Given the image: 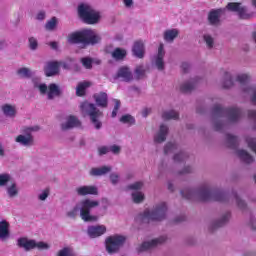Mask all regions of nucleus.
<instances>
[{"mask_svg":"<svg viewBox=\"0 0 256 256\" xmlns=\"http://www.w3.org/2000/svg\"><path fill=\"white\" fill-rule=\"evenodd\" d=\"M167 133H169V127L167 125H160L158 133L154 137L155 143H163L167 139Z\"/></svg>","mask_w":256,"mask_h":256,"instance_id":"obj_28","label":"nucleus"},{"mask_svg":"<svg viewBox=\"0 0 256 256\" xmlns=\"http://www.w3.org/2000/svg\"><path fill=\"white\" fill-rule=\"evenodd\" d=\"M230 219H231V213L226 212L225 214H223L221 216V218L219 220L213 221L210 224L211 231H215V229H219V227H223V225H227V223H229Z\"/></svg>","mask_w":256,"mask_h":256,"instance_id":"obj_22","label":"nucleus"},{"mask_svg":"<svg viewBox=\"0 0 256 256\" xmlns=\"http://www.w3.org/2000/svg\"><path fill=\"white\" fill-rule=\"evenodd\" d=\"M132 53L134 57H137L138 59H143V57H145V44L143 41L139 40L134 42Z\"/></svg>","mask_w":256,"mask_h":256,"instance_id":"obj_26","label":"nucleus"},{"mask_svg":"<svg viewBox=\"0 0 256 256\" xmlns=\"http://www.w3.org/2000/svg\"><path fill=\"white\" fill-rule=\"evenodd\" d=\"M132 200L134 203H143L145 201V194L141 191H135L132 193Z\"/></svg>","mask_w":256,"mask_h":256,"instance_id":"obj_41","label":"nucleus"},{"mask_svg":"<svg viewBox=\"0 0 256 256\" xmlns=\"http://www.w3.org/2000/svg\"><path fill=\"white\" fill-rule=\"evenodd\" d=\"M113 171L112 166H102V167H93L89 171L90 177H103V175H107Z\"/></svg>","mask_w":256,"mask_h":256,"instance_id":"obj_18","label":"nucleus"},{"mask_svg":"<svg viewBox=\"0 0 256 256\" xmlns=\"http://www.w3.org/2000/svg\"><path fill=\"white\" fill-rule=\"evenodd\" d=\"M1 111L7 119H15L17 117V107L11 104H4L1 107Z\"/></svg>","mask_w":256,"mask_h":256,"instance_id":"obj_25","label":"nucleus"},{"mask_svg":"<svg viewBox=\"0 0 256 256\" xmlns=\"http://www.w3.org/2000/svg\"><path fill=\"white\" fill-rule=\"evenodd\" d=\"M101 42V36L95 30H84V46L97 45Z\"/></svg>","mask_w":256,"mask_h":256,"instance_id":"obj_15","label":"nucleus"},{"mask_svg":"<svg viewBox=\"0 0 256 256\" xmlns=\"http://www.w3.org/2000/svg\"><path fill=\"white\" fill-rule=\"evenodd\" d=\"M181 69L184 73L189 72V69H191V64L187 62H183L181 65Z\"/></svg>","mask_w":256,"mask_h":256,"instance_id":"obj_58","label":"nucleus"},{"mask_svg":"<svg viewBox=\"0 0 256 256\" xmlns=\"http://www.w3.org/2000/svg\"><path fill=\"white\" fill-rule=\"evenodd\" d=\"M17 245L20 249L31 251V249H39L40 251L49 249V244L45 242H37L35 240H29L27 238H19Z\"/></svg>","mask_w":256,"mask_h":256,"instance_id":"obj_13","label":"nucleus"},{"mask_svg":"<svg viewBox=\"0 0 256 256\" xmlns=\"http://www.w3.org/2000/svg\"><path fill=\"white\" fill-rule=\"evenodd\" d=\"M167 242V236H160L148 242H143L140 244L136 251L137 253H143V251H148V249H153L154 247H158V245H163V243Z\"/></svg>","mask_w":256,"mask_h":256,"instance_id":"obj_14","label":"nucleus"},{"mask_svg":"<svg viewBox=\"0 0 256 256\" xmlns=\"http://www.w3.org/2000/svg\"><path fill=\"white\" fill-rule=\"evenodd\" d=\"M77 195L85 197V195H99L97 186H81L76 188Z\"/></svg>","mask_w":256,"mask_h":256,"instance_id":"obj_23","label":"nucleus"},{"mask_svg":"<svg viewBox=\"0 0 256 256\" xmlns=\"http://www.w3.org/2000/svg\"><path fill=\"white\" fill-rule=\"evenodd\" d=\"M224 9L225 11L236 13L239 19L249 20L255 17V12H249L247 6L240 2H229Z\"/></svg>","mask_w":256,"mask_h":256,"instance_id":"obj_9","label":"nucleus"},{"mask_svg":"<svg viewBox=\"0 0 256 256\" xmlns=\"http://www.w3.org/2000/svg\"><path fill=\"white\" fill-rule=\"evenodd\" d=\"M87 233L89 237L95 239L101 237V235H105L107 233V227L105 225L90 226L88 227Z\"/></svg>","mask_w":256,"mask_h":256,"instance_id":"obj_19","label":"nucleus"},{"mask_svg":"<svg viewBox=\"0 0 256 256\" xmlns=\"http://www.w3.org/2000/svg\"><path fill=\"white\" fill-rule=\"evenodd\" d=\"M46 31H55L57 29V18L53 17L51 20H49L45 25Z\"/></svg>","mask_w":256,"mask_h":256,"instance_id":"obj_43","label":"nucleus"},{"mask_svg":"<svg viewBox=\"0 0 256 256\" xmlns=\"http://www.w3.org/2000/svg\"><path fill=\"white\" fill-rule=\"evenodd\" d=\"M9 183L10 185L7 186L6 188L7 195L11 199H13L17 197V195H19V188L17 187V183L13 181V178L11 177V175L0 174V187H5V185H8Z\"/></svg>","mask_w":256,"mask_h":256,"instance_id":"obj_12","label":"nucleus"},{"mask_svg":"<svg viewBox=\"0 0 256 256\" xmlns=\"http://www.w3.org/2000/svg\"><path fill=\"white\" fill-rule=\"evenodd\" d=\"M239 145V138L237 136H233L232 134L226 135V146L230 149H237Z\"/></svg>","mask_w":256,"mask_h":256,"instance_id":"obj_35","label":"nucleus"},{"mask_svg":"<svg viewBox=\"0 0 256 256\" xmlns=\"http://www.w3.org/2000/svg\"><path fill=\"white\" fill-rule=\"evenodd\" d=\"M197 83H199V78L197 77L185 81L180 85V91L182 93H191L197 87Z\"/></svg>","mask_w":256,"mask_h":256,"instance_id":"obj_24","label":"nucleus"},{"mask_svg":"<svg viewBox=\"0 0 256 256\" xmlns=\"http://www.w3.org/2000/svg\"><path fill=\"white\" fill-rule=\"evenodd\" d=\"M68 43H71L73 45L77 43H82V45H85V30L69 34Z\"/></svg>","mask_w":256,"mask_h":256,"instance_id":"obj_27","label":"nucleus"},{"mask_svg":"<svg viewBox=\"0 0 256 256\" xmlns=\"http://www.w3.org/2000/svg\"><path fill=\"white\" fill-rule=\"evenodd\" d=\"M78 15L88 25H95L99 23L100 15L97 10H95L89 4H81L78 6Z\"/></svg>","mask_w":256,"mask_h":256,"instance_id":"obj_7","label":"nucleus"},{"mask_svg":"<svg viewBox=\"0 0 256 256\" xmlns=\"http://www.w3.org/2000/svg\"><path fill=\"white\" fill-rule=\"evenodd\" d=\"M167 218V203L160 202L156 204L151 211L146 210L140 219L143 223H151V221H163Z\"/></svg>","mask_w":256,"mask_h":256,"instance_id":"obj_5","label":"nucleus"},{"mask_svg":"<svg viewBox=\"0 0 256 256\" xmlns=\"http://www.w3.org/2000/svg\"><path fill=\"white\" fill-rule=\"evenodd\" d=\"M34 89H38L40 95H47L49 101H53L55 97H61L63 94L59 85L55 83L50 84L48 87L46 84H35Z\"/></svg>","mask_w":256,"mask_h":256,"instance_id":"obj_10","label":"nucleus"},{"mask_svg":"<svg viewBox=\"0 0 256 256\" xmlns=\"http://www.w3.org/2000/svg\"><path fill=\"white\" fill-rule=\"evenodd\" d=\"M49 46L51 47V49H57L58 44H57V42H50Z\"/></svg>","mask_w":256,"mask_h":256,"instance_id":"obj_64","label":"nucleus"},{"mask_svg":"<svg viewBox=\"0 0 256 256\" xmlns=\"http://www.w3.org/2000/svg\"><path fill=\"white\" fill-rule=\"evenodd\" d=\"M46 77H53L59 73V63L48 62L44 68Z\"/></svg>","mask_w":256,"mask_h":256,"instance_id":"obj_29","label":"nucleus"},{"mask_svg":"<svg viewBox=\"0 0 256 256\" xmlns=\"http://www.w3.org/2000/svg\"><path fill=\"white\" fill-rule=\"evenodd\" d=\"M93 85L90 81L79 82L76 87V95L77 97H85V93L89 87Z\"/></svg>","mask_w":256,"mask_h":256,"instance_id":"obj_32","label":"nucleus"},{"mask_svg":"<svg viewBox=\"0 0 256 256\" xmlns=\"http://www.w3.org/2000/svg\"><path fill=\"white\" fill-rule=\"evenodd\" d=\"M57 256H73V250H71V248H69V247H65V248L61 249L60 251H58Z\"/></svg>","mask_w":256,"mask_h":256,"instance_id":"obj_50","label":"nucleus"},{"mask_svg":"<svg viewBox=\"0 0 256 256\" xmlns=\"http://www.w3.org/2000/svg\"><path fill=\"white\" fill-rule=\"evenodd\" d=\"M94 99L96 101V105H98V107H107L108 105V97H107V93L105 92H100L94 95Z\"/></svg>","mask_w":256,"mask_h":256,"instance_id":"obj_33","label":"nucleus"},{"mask_svg":"<svg viewBox=\"0 0 256 256\" xmlns=\"http://www.w3.org/2000/svg\"><path fill=\"white\" fill-rule=\"evenodd\" d=\"M36 19H38V21H43V19H45V12H39L36 16Z\"/></svg>","mask_w":256,"mask_h":256,"instance_id":"obj_60","label":"nucleus"},{"mask_svg":"<svg viewBox=\"0 0 256 256\" xmlns=\"http://www.w3.org/2000/svg\"><path fill=\"white\" fill-rule=\"evenodd\" d=\"M28 47L30 51H37V49H39V41H37V38H28Z\"/></svg>","mask_w":256,"mask_h":256,"instance_id":"obj_42","label":"nucleus"},{"mask_svg":"<svg viewBox=\"0 0 256 256\" xmlns=\"http://www.w3.org/2000/svg\"><path fill=\"white\" fill-rule=\"evenodd\" d=\"M47 197H49V189H45L43 190L39 195H38V199L40 201H45L47 199Z\"/></svg>","mask_w":256,"mask_h":256,"instance_id":"obj_54","label":"nucleus"},{"mask_svg":"<svg viewBox=\"0 0 256 256\" xmlns=\"http://www.w3.org/2000/svg\"><path fill=\"white\" fill-rule=\"evenodd\" d=\"M109 178H110L112 185H117V183H119L120 176L118 173H115V172L111 173Z\"/></svg>","mask_w":256,"mask_h":256,"instance_id":"obj_53","label":"nucleus"},{"mask_svg":"<svg viewBox=\"0 0 256 256\" xmlns=\"http://www.w3.org/2000/svg\"><path fill=\"white\" fill-rule=\"evenodd\" d=\"M17 74L20 76V77H23L25 79H28V77H31V70L29 68H20L18 71H17Z\"/></svg>","mask_w":256,"mask_h":256,"instance_id":"obj_46","label":"nucleus"},{"mask_svg":"<svg viewBox=\"0 0 256 256\" xmlns=\"http://www.w3.org/2000/svg\"><path fill=\"white\" fill-rule=\"evenodd\" d=\"M9 237H11V233L9 232V222L2 220L0 222V240L7 241Z\"/></svg>","mask_w":256,"mask_h":256,"instance_id":"obj_30","label":"nucleus"},{"mask_svg":"<svg viewBox=\"0 0 256 256\" xmlns=\"http://www.w3.org/2000/svg\"><path fill=\"white\" fill-rule=\"evenodd\" d=\"M163 37L166 43H173L179 37V30L177 28L165 30Z\"/></svg>","mask_w":256,"mask_h":256,"instance_id":"obj_31","label":"nucleus"},{"mask_svg":"<svg viewBox=\"0 0 256 256\" xmlns=\"http://www.w3.org/2000/svg\"><path fill=\"white\" fill-rule=\"evenodd\" d=\"M237 155L239 157V159H241V161H243L244 163H253V161H255V159H253V156H251L247 151L245 150H238L237 151Z\"/></svg>","mask_w":256,"mask_h":256,"instance_id":"obj_37","label":"nucleus"},{"mask_svg":"<svg viewBox=\"0 0 256 256\" xmlns=\"http://www.w3.org/2000/svg\"><path fill=\"white\" fill-rule=\"evenodd\" d=\"M233 85H234L233 77L231 76V74L229 72H225L223 80H222V87L224 89H231V87H233Z\"/></svg>","mask_w":256,"mask_h":256,"instance_id":"obj_38","label":"nucleus"},{"mask_svg":"<svg viewBox=\"0 0 256 256\" xmlns=\"http://www.w3.org/2000/svg\"><path fill=\"white\" fill-rule=\"evenodd\" d=\"M95 207H99V200H82L66 213V217L69 219H77V216L80 213L82 221L85 223H95L96 221H99V216L91 215V209H95Z\"/></svg>","mask_w":256,"mask_h":256,"instance_id":"obj_2","label":"nucleus"},{"mask_svg":"<svg viewBox=\"0 0 256 256\" xmlns=\"http://www.w3.org/2000/svg\"><path fill=\"white\" fill-rule=\"evenodd\" d=\"M236 81L240 83V91L244 97L251 96L252 103H256V88L249 84L251 76L249 74H240L237 76Z\"/></svg>","mask_w":256,"mask_h":256,"instance_id":"obj_8","label":"nucleus"},{"mask_svg":"<svg viewBox=\"0 0 256 256\" xmlns=\"http://www.w3.org/2000/svg\"><path fill=\"white\" fill-rule=\"evenodd\" d=\"M143 182L138 181V182H134L133 184L128 185V189L132 190V191H141V189H143Z\"/></svg>","mask_w":256,"mask_h":256,"instance_id":"obj_49","label":"nucleus"},{"mask_svg":"<svg viewBox=\"0 0 256 256\" xmlns=\"http://www.w3.org/2000/svg\"><path fill=\"white\" fill-rule=\"evenodd\" d=\"M185 159H187V154H185V152H179L174 155V161L176 163H181V161H185Z\"/></svg>","mask_w":256,"mask_h":256,"instance_id":"obj_51","label":"nucleus"},{"mask_svg":"<svg viewBox=\"0 0 256 256\" xmlns=\"http://www.w3.org/2000/svg\"><path fill=\"white\" fill-rule=\"evenodd\" d=\"M165 49L163 44L158 48V54L153 58L152 63L158 69V71H163L165 69Z\"/></svg>","mask_w":256,"mask_h":256,"instance_id":"obj_16","label":"nucleus"},{"mask_svg":"<svg viewBox=\"0 0 256 256\" xmlns=\"http://www.w3.org/2000/svg\"><path fill=\"white\" fill-rule=\"evenodd\" d=\"M150 113H151V108H145L144 110H142L143 117H147V115H149Z\"/></svg>","mask_w":256,"mask_h":256,"instance_id":"obj_63","label":"nucleus"},{"mask_svg":"<svg viewBox=\"0 0 256 256\" xmlns=\"http://www.w3.org/2000/svg\"><path fill=\"white\" fill-rule=\"evenodd\" d=\"M79 107L81 115L83 117H89L95 129H101L103 127V123L99 121V117H103V112L99 111L95 104L84 101L80 103Z\"/></svg>","mask_w":256,"mask_h":256,"instance_id":"obj_4","label":"nucleus"},{"mask_svg":"<svg viewBox=\"0 0 256 256\" xmlns=\"http://www.w3.org/2000/svg\"><path fill=\"white\" fill-rule=\"evenodd\" d=\"M175 149H177V144L169 142L164 147V153L165 155H169V153H173Z\"/></svg>","mask_w":256,"mask_h":256,"instance_id":"obj_47","label":"nucleus"},{"mask_svg":"<svg viewBox=\"0 0 256 256\" xmlns=\"http://www.w3.org/2000/svg\"><path fill=\"white\" fill-rule=\"evenodd\" d=\"M204 43H206L207 49H213L215 47V38L209 33H206L202 36Z\"/></svg>","mask_w":256,"mask_h":256,"instance_id":"obj_40","label":"nucleus"},{"mask_svg":"<svg viewBox=\"0 0 256 256\" xmlns=\"http://www.w3.org/2000/svg\"><path fill=\"white\" fill-rule=\"evenodd\" d=\"M99 155H107L110 152L109 147L101 146L98 148Z\"/></svg>","mask_w":256,"mask_h":256,"instance_id":"obj_56","label":"nucleus"},{"mask_svg":"<svg viewBox=\"0 0 256 256\" xmlns=\"http://www.w3.org/2000/svg\"><path fill=\"white\" fill-rule=\"evenodd\" d=\"M81 63L85 69H91L93 67V60L91 58H82Z\"/></svg>","mask_w":256,"mask_h":256,"instance_id":"obj_52","label":"nucleus"},{"mask_svg":"<svg viewBox=\"0 0 256 256\" xmlns=\"http://www.w3.org/2000/svg\"><path fill=\"white\" fill-rule=\"evenodd\" d=\"M75 127H81V121L77 119L76 116H68L66 122L61 124L62 131H69Z\"/></svg>","mask_w":256,"mask_h":256,"instance_id":"obj_20","label":"nucleus"},{"mask_svg":"<svg viewBox=\"0 0 256 256\" xmlns=\"http://www.w3.org/2000/svg\"><path fill=\"white\" fill-rule=\"evenodd\" d=\"M114 110L119 111L120 107H121V101H119L118 99H114Z\"/></svg>","mask_w":256,"mask_h":256,"instance_id":"obj_61","label":"nucleus"},{"mask_svg":"<svg viewBox=\"0 0 256 256\" xmlns=\"http://www.w3.org/2000/svg\"><path fill=\"white\" fill-rule=\"evenodd\" d=\"M162 119H164V121H169L171 119L177 120V119H179V112H177L175 110L165 111L162 114Z\"/></svg>","mask_w":256,"mask_h":256,"instance_id":"obj_39","label":"nucleus"},{"mask_svg":"<svg viewBox=\"0 0 256 256\" xmlns=\"http://www.w3.org/2000/svg\"><path fill=\"white\" fill-rule=\"evenodd\" d=\"M125 241H127V238L121 235H113L106 238L105 245L107 253L110 255L113 253H118L119 249L125 245Z\"/></svg>","mask_w":256,"mask_h":256,"instance_id":"obj_11","label":"nucleus"},{"mask_svg":"<svg viewBox=\"0 0 256 256\" xmlns=\"http://www.w3.org/2000/svg\"><path fill=\"white\" fill-rule=\"evenodd\" d=\"M248 116L250 117V119H254V121H256V111L250 110L248 112Z\"/></svg>","mask_w":256,"mask_h":256,"instance_id":"obj_62","label":"nucleus"},{"mask_svg":"<svg viewBox=\"0 0 256 256\" xmlns=\"http://www.w3.org/2000/svg\"><path fill=\"white\" fill-rule=\"evenodd\" d=\"M111 57L114 58L115 61H123V59L127 57V50L123 48H115L111 53Z\"/></svg>","mask_w":256,"mask_h":256,"instance_id":"obj_34","label":"nucleus"},{"mask_svg":"<svg viewBox=\"0 0 256 256\" xmlns=\"http://www.w3.org/2000/svg\"><path fill=\"white\" fill-rule=\"evenodd\" d=\"M234 197V201L236 203V205L239 207V209L245 210L247 209V203H245L240 197L239 195H237V193L233 194Z\"/></svg>","mask_w":256,"mask_h":256,"instance_id":"obj_44","label":"nucleus"},{"mask_svg":"<svg viewBox=\"0 0 256 256\" xmlns=\"http://www.w3.org/2000/svg\"><path fill=\"white\" fill-rule=\"evenodd\" d=\"M108 207H109V200L102 199V209H104V211H107Z\"/></svg>","mask_w":256,"mask_h":256,"instance_id":"obj_59","label":"nucleus"},{"mask_svg":"<svg viewBox=\"0 0 256 256\" xmlns=\"http://www.w3.org/2000/svg\"><path fill=\"white\" fill-rule=\"evenodd\" d=\"M116 79H121L122 81L129 83L133 80V72H131L129 67H121L116 74Z\"/></svg>","mask_w":256,"mask_h":256,"instance_id":"obj_21","label":"nucleus"},{"mask_svg":"<svg viewBox=\"0 0 256 256\" xmlns=\"http://www.w3.org/2000/svg\"><path fill=\"white\" fill-rule=\"evenodd\" d=\"M188 173H193V167L186 166L183 170L180 171V175H187Z\"/></svg>","mask_w":256,"mask_h":256,"instance_id":"obj_57","label":"nucleus"},{"mask_svg":"<svg viewBox=\"0 0 256 256\" xmlns=\"http://www.w3.org/2000/svg\"><path fill=\"white\" fill-rule=\"evenodd\" d=\"M121 123H127L128 125H135V118L129 114H126L120 118Z\"/></svg>","mask_w":256,"mask_h":256,"instance_id":"obj_45","label":"nucleus"},{"mask_svg":"<svg viewBox=\"0 0 256 256\" xmlns=\"http://www.w3.org/2000/svg\"><path fill=\"white\" fill-rule=\"evenodd\" d=\"M37 131H41L39 125L24 127L22 134H19L15 138V142L22 145V147H33L35 145V136H33V133H37Z\"/></svg>","mask_w":256,"mask_h":256,"instance_id":"obj_6","label":"nucleus"},{"mask_svg":"<svg viewBox=\"0 0 256 256\" xmlns=\"http://www.w3.org/2000/svg\"><path fill=\"white\" fill-rule=\"evenodd\" d=\"M109 150H110L111 153H113L114 155H119V153H121V146L112 145V146L109 147Z\"/></svg>","mask_w":256,"mask_h":256,"instance_id":"obj_55","label":"nucleus"},{"mask_svg":"<svg viewBox=\"0 0 256 256\" xmlns=\"http://www.w3.org/2000/svg\"><path fill=\"white\" fill-rule=\"evenodd\" d=\"M184 199H196L197 201H225V193L211 188V184L205 182L197 188H186L181 191Z\"/></svg>","mask_w":256,"mask_h":256,"instance_id":"obj_1","label":"nucleus"},{"mask_svg":"<svg viewBox=\"0 0 256 256\" xmlns=\"http://www.w3.org/2000/svg\"><path fill=\"white\" fill-rule=\"evenodd\" d=\"M225 13V8L212 10L208 14V21L210 25H219L221 23V15Z\"/></svg>","mask_w":256,"mask_h":256,"instance_id":"obj_17","label":"nucleus"},{"mask_svg":"<svg viewBox=\"0 0 256 256\" xmlns=\"http://www.w3.org/2000/svg\"><path fill=\"white\" fill-rule=\"evenodd\" d=\"M246 143L248 144V147L256 153V139L253 137H246Z\"/></svg>","mask_w":256,"mask_h":256,"instance_id":"obj_48","label":"nucleus"},{"mask_svg":"<svg viewBox=\"0 0 256 256\" xmlns=\"http://www.w3.org/2000/svg\"><path fill=\"white\" fill-rule=\"evenodd\" d=\"M147 73V66L140 64L134 70L135 79H145Z\"/></svg>","mask_w":256,"mask_h":256,"instance_id":"obj_36","label":"nucleus"},{"mask_svg":"<svg viewBox=\"0 0 256 256\" xmlns=\"http://www.w3.org/2000/svg\"><path fill=\"white\" fill-rule=\"evenodd\" d=\"M241 109L237 107H231L224 109L221 105H216L212 112V123L216 131H221L223 129V118L227 117L230 123H237L241 119Z\"/></svg>","mask_w":256,"mask_h":256,"instance_id":"obj_3","label":"nucleus"}]
</instances>
